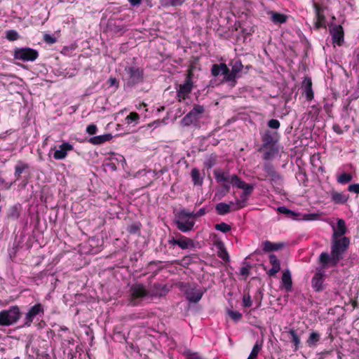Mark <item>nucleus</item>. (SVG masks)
Instances as JSON below:
<instances>
[{"label":"nucleus","mask_w":359,"mask_h":359,"mask_svg":"<svg viewBox=\"0 0 359 359\" xmlns=\"http://www.w3.org/2000/svg\"><path fill=\"white\" fill-rule=\"evenodd\" d=\"M350 239L348 237H332L331 252H322L319 256V262L323 266H335L343 259V255L348 250Z\"/></svg>","instance_id":"nucleus-1"},{"label":"nucleus","mask_w":359,"mask_h":359,"mask_svg":"<svg viewBox=\"0 0 359 359\" xmlns=\"http://www.w3.org/2000/svg\"><path fill=\"white\" fill-rule=\"evenodd\" d=\"M43 40L50 44H53L56 42V39L53 36H51L48 34H45L43 35Z\"/></svg>","instance_id":"nucleus-47"},{"label":"nucleus","mask_w":359,"mask_h":359,"mask_svg":"<svg viewBox=\"0 0 359 359\" xmlns=\"http://www.w3.org/2000/svg\"><path fill=\"white\" fill-rule=\"evenodd\" d=\"M283 246V243H273L269 241L264 243L263 250L266 252L278 250Z\"/></svg>","instance_id":"nucleus-30"},{"label":"nucleus","mask_w":359,"mask_h":359,"mask_svg":"<svg viewBox=\"0 0 359 359\" xmlns=\"http://www.w3.org/2000/svg\"><path fill=\"white\" fill-rule=\"evenodd\" d=\"M229 72V67L225 63L215 64L212 66L211 74L216 77L222 74L226 77Z\"/></svg>","instance_id":"nucleus-19"},{"label":"nucleus","mask_w":359,"mask_h":359,"mask_svg":"<svg viewBox=\"0 0 359 359\" xmlns=\"http://www.w3.org/2000/svg\"><path fill=\"white\" fill-rule=\"evenodd\" d=\"M231 180L232 184L235 185L238 189L243 190V194L241 195V199L236 200V203H234L236 206L232 208L233 210H238L246 205V201H248L249 196L253 191L255 187L253 184L246 183L237 175H233Z\"/></svg>","instance_id":"nucleus-2"},{"label":"nucleus","mask_w":359,"mask_h":359,"mask_svg":"<svg viewBox=\"0 0 359 359\" xmlns=\"http://www.w3.org/2000/svg\"><path fill=\"white\" fill-rule=\"evenodd\" d=\"M205 112V108L203 105L195 104L193 109L186 114L181 120V123L184 126H189L198 122Z\"/></svg>","instance_id":"nucleus-5"},{"label":"nucleus","mask_w":359,"mask_h":359,"mask_svg":"<svg viewBox=\"0 0 359 359\" xmlns=\"http://www.w3.org/2000/svg\"><path fill=\"white\" fill-rule=\"evenodd\" d=\"M73 149V146L69 142H63L57 149H55L53 158L55 160L65 159L67 157L68 152L72 151Z\"/></svg>","instance_id":"nucleus-14"},{"label":"nucleus","mask_w":359,"mask_h":359,"mask_svg":"<svg viewBox=\"0 0 359 359\" xmlns=\"http://www.w3.org/2000/svg\"><path fill=\"white\" fill-rule=\"evenodd\" d=\"M44 314V307L40 304H36L32 306L25 315V324L27 326H30L34 320V318L37 316H42Z\"/></svg>","instance_id":"nucleus-11"},{"label":"nucleus","mask_w":359,"mask_h":359,"mask_svg":"<svg viewBox=\"0 0 359 359\" xmlns=\"http://www.w3.org/2000/svg\"><path fill=\"white\" fill-rule=\"evenodd\" d=\"M29 168V165L21 161H18L15 167V175L19 177L20 175Z\"/></svg>","instance_id":"nucleus-31"},{"label":"nucleus","mask_w":359,"mask_h":359,"mask_svg":"<svg viewBox=\"0 0 359 359\" xmlns=\"http://www.w3.org/2000/svg\"><path fill=\"white\" fill-rule=\"evenodd\" d=\"M268 13L271 17V20L274 23H284L286 22L287 18V15L275 11H269Z\"/></svg>","instance_id":"nucleus-27"},{"label":"nucleus","mask_w":359,"mask_h":359,"mask_svg":"<svg viewBox=\"0 0 359 359\" xmlns=\"http://www.w3.org/2000/svg\"><path fill=\"white\" fill-rule=\"evenodd\" d=\"M164 5L166 6H181L184 0H163Z\"/></svg>","instance_id":"nucleus-41"},{"label":"nucleus","mask_w":359,"mask_h":359,"mask_svg":"<svg viewBox=\"0 0 359 359\" xmlns=\"http://www.w3.org/2000/svg\"><path fill=\"white\" fill-rule=\"evenodd\" d=\"M304 88V93L308 100H311L313 98V92L312 90V82L310 78H305L303 82Z\"/></svg>","instance_id":"nucleus-25"},{"label":"nucleus","mask_w":359,"mask_h":359,"mask_svg":"<svg viewBox=\"0 0 359 359\" xmlns=\"http://www.w3.org/2000/svg\"><path fill=\"white\" fill-rule=\"evenodd\" d=\"M262 140L264 142V147L272 144L273 142V137L269 133V132L266 133L265 135L262 137Z\"/></svg>","instance_id":"nucleus-42"},{"label":"nucleus","mask_w":359,"mask_h":359,"mask_svg":"<svg viewBox=\"0 0 359 359\" xmlns=\"http://www.w3.org/2000/svg\"><path fill=\"white\" fill-rule=\"evenodd\" d=\"M154 288L156 290L154 294L156 296H165L168 292L165 285H155Z\"/></svg>","instance_id":"nucleus-35"},{"label":"nucleus","mask_w":359,"mask_h":359,"mask_svg":"<svg viewBox=\"0 0 359 359\" xmlns=\"http://www.w3.org/2000/svg\"><path fill=\"white\" fill-rule=\"evenodd\" d=\"M269 262L272 267L269 270L267 274L269 276H274L280 270V261L275 255L271 254L269 255Z\"/></svg>","instance_id":"nucleus-21"},{"label":"nucleus","mask_w":359,"mask_h":359,"mask_svg":"<svg viewBox=\"0 0 359 359\" xmlns=\"http://www.w3.org/2000/svg\"><path fill=\"white\" fill-rule=\"evenodd\" d=\"M126 119L127 123L130 124L133 121H137L139 119V115L135 112H131L128 116H127Z\"/></svg>","instance_id":"nucleus-45"},{"label":"nucleus","mask_w":359,"mask_h":359,"mask_svg":"<svg viewBox=\"0 0 359 359\" xmlns=\"http://www.w3.org/2000/svg\"><path fill=\"white\" fill-rule=\"evenodd\" d=\"M277 210L278 212L281 214L285 215L289 218L292 219H297V217L300 216L301 215L299 213H297L288 208H287L285 206H280L278 207ZM320 215L316 213H311V214H304L302 215L301 218H298V219H303V220H316L319 219Z\"/></svg>","instance_id":"nucleus-9"},{"label":"nucleus","mask_w":359,"mask_h":359,"mask_svg":"<svg viewBox=\"0 0 359 359\" xmlns=\"http://www.w3.org/2000/svg\"><path fill=\"white\" fill-rule=\"evenodd\" d=\"M20 317V309L17 306L0 312V325L8 326L16 323Z\"/></svg>","instance_id":"nucleus-4"},{"label":"nucleus","mask_w":359,"mask_h":359,"mask_svg":"<svg viewBox=\"0 0 359 359\" xmlns=\"http://www.w3.org/2000/svg\"><path fill=\"white\" fill-rule=\"evenodd\" d=\"M178 246L183 250H186L194 248V245L191 239L184 236H181L179 239Z\"/></svg>","instance_id":"nucleus-29"},{"label":"nucleus","mask_w":359,"mask_h":359,"mask_svg":"<svg viewBox=\"0 0 359 359\" xmlns=\"http://www.w3.org/2000/svg\"><path fill=\"white\" fill-rule=\"evenodd\" d=\"M331 201L335 204H344L348 200V195L332 190L330 193Z\"/></svg>","instance_id":"nucleus-18"},{"label":"nucleus","mask_w":359,"mask_h":359,"mask_svg":"<svg viewBox=\"0 0 359 359\" xmlns=\"http://www.w3.org/2000/svg\"><path fill=\"white\" fill-rule=\"evenodd\" d=\"M224 187H225V189H226V191H229V185H228V184H225V185H224Z\"/></svg>","instance_id":"nucleus-60"},{"label":"nucleus","mask_w":359,"mask_h":359,"mask_svg":"<svg viewBox=\"0 0 359 359\" xmlns=\"http://www.w3.org/2000/svg\"><path fill=\"white\" fill-rule=\"evenodd\" d=\"M271 151L265 152L264 154V159L268 160L271 158Z\"/></svg>","instance_id":"nucleus-58"},{"label":"nucleus","mask_w":359,"mask_h":359,"mask_svg":"<svg viewBox=\"0 0 359 359\" xmlns=\"http://www.w3.org/2000/svg\"><path fill=\"white\" fill-rule=\"evenodd\" d=\"M288 332L292 337V341L293 342L294 346V351L298 350L299 348L301 341H300V338L298 336L296 330L294 329H291L289 330Z\"/></svg>","instance_id":"nucleus-32"},{"label":"nucleus","mask_w":359,"mask_h":359,"mask_svg":"<svg viewBox=\"0 0 359 359\" xmlns=\"http://www.w3.org/2000/svg\"><path fill=\"white\" fill-rule=\"evenodd\" d=\"M4 180L0 177V184H3Z\"/></svg>","instance_id":"nucleus-61"},{"label":"nucleus","mask_w":359,"mask_h":359,"mask_svg":"<svg viewBox=\"0 0 359 359\" xmlns=\"http://www.w3.org/2000/svg\"><path fill=\"white\" fill-rule=\"evenodd\" d=\"M183 355L186 356L187 359H203L198 353L192 352L189 349L185 350Z\"/></svg>","instance_id":"nucleus-39"},{"label":"nucleus","mask_w":359,"mask_h":359,"mask_svg":"<svg viewBox=\"0 0 359 359\" xmlns=\"http://www.w3.org/2000/svg\"><path fill=\"white\" fill-rule=\"evenodd\" d=\"M6 37L8 41H13L19 39V34L15 30L10 29L6 32Z\"/></svg>","instance_id":"nucleus-38"},{"label":"nucleus","mask_w":359,"mask_h":359,"mask_svg":"<svg viewBox=\"0 0 359 359\" xmlns=\"http://www.w3.org/2000/svg\"><path fill=\"white\" fill-rule=\"evenodd\" d=\"M264 169L266 172L267 176L270 177L271 182H277L281 180L280 175L276 171L271 165H265Z\"/></svg>","instance_id":"nucleus-24"},{"label":"nucleus","mask_w":359,"mask_h":359,"mask_svg":"<svg viewBox=\"0 0 359 359\" xmlns=\"http://www.w3.org/2000/svg\"><path fill=\"white\" fill-rule=\"evenodd\" d=\"M111 138L112 135L111 134H104L91 137L90 139V142L93 144H100L103 142L109 141Z\"/></svg>","instance_id":"nucleus-28"},{"label":"nucleus","mask_w":359,"mask_h":359,"mask_svg":"<svg viewBox=\"0 0 359 359\" xmlns=\"http://www.w3.org/2000/svg\"><path fill=\"white\" fill-rule=\"evenodd\" d=\"M86 132L90 135H94L97 132V126L94 124H90L86 128Z\"/></svg>","instance_id":"nucleus-52"},{"label":"nucleus","mask_w":359,"mask_h":359,"mask_svg":"<svg viewBox=\"0 0 359 359\" xmlns=\"http://www.w3.org/2000/svg\"><path fill=\"white\" fill-rule=\"evenodd\" d=\"M194 88V82L184 80V81L178 85L177 88V97L179 102L186 100Z\"/></svg>","instance_id":"nucleus-12"},{"label":"nucleus","mask_w":359,"mask_h":359,"mask_svg":"<svg viewBox=\"0 0 359 359\" xmlns=\"http://www.w3.org/2000/svg\"><path fill=\"white\" fill-rule=\"evenodd\" d=\"M214 175H215V180L219 183L228 182L229 183L231 184V179L234 175H226L222 170L216 169L214 170Z\"/></svg>","instance_id":"nucleus-26"},{"label":"nucleus","mask_w":359,"mask_h":359,"mask_svg":"<svg viewBox=\"0 0 359 359\" xmlns=\"http://www.w3.org/2000/svg\"><path fill=\"white\" fill-rule=\"evenodd\" d=\"M109 83L111 86H115L117 84V80L115 78H110Z\"/></svg>","instance_id":"nucleus-59"},{"label":"nucleus","mask_w":359,"mask_h":359,"mask_svg":"<svg viewBox=\"0 0 359 359\" xmlns=\"http://www.w3.org/2000/svg\"><path fill=\"white\" fill-rule=\"evenodd\" d=\"M249 273V269L248 267H243L241 269V274L248 276Z\"/></svg>","instance_id":"nucleus-56"},{"label":"nucleus","mask_w":359,"mask_h":359,"mask_svg":"<svg viewBox=\"0 0 359 359\" xmlns=\"http://www.w3.org/2000/svg\"><path fill=\"white\" fill-rule=\"evenodd\" d=\"M194 69V67L192 66L187 70V76H186V79H185L186 81L194 82V72H193Z\"/></svg>","instance_id":"nucleus-46"},{"label":"nucleus","mask_w":359,"mask_h":359,"mask_svg":"<svg viewBox=\"0 0 359 359\" xmlns=\"http://www.w3.org/2000/svg\"><path fill=\"white\" fill-rule=\"evenodd\" d=\"M320 340V334L316 332H313L310 334L308 339H307V344L309 346H314L317 344L318 341Z\"/></svg>","instance_id":"nucleus-34"},{"label":"nucleus","mask_w":359,"mask_h":359,"mask_svg":"<svg viewBox=\"0 0 359 359\" xmlns=\"http://www.w3.org/2000/svg\"><path fill=\"white\" fill-rule=\"evenodd\" d=\"M181 290L184 292L187 300L192 303L198 302L201 299L204 293L203 290L197 289L196 287L187 285H182L181 286Z\"/></svg>","instance_id":"nucleus-8"},{"label":"nucleus","mask_w":359,"mask_h":359,"mask_svg":"<svg viewBox=\"0 0 359 359\" xmlns=\"http://www.w3.org/2000/svg\"><path fill=\"white\" fill-rule=\"evenodd\" d=\"M236 205L233 202H231L229 204L219 203L216 205L215 209L219 215H224L230 212L231 207L233 208Z\"/></svg>","instance_id":"nucleus-23"},{"label":"nucleus","mask_w":359,"mask_h":359,"mask_svg":"<svg viewBox=\"0 0 359 359\" xmlns=\"http://www.w3.org/2000/svg\"><path fill=\"white\" fill-rule=\"evenodd\" d=\"M176 224L179 230L182 232H187L193 229L195 222L191 212L182 209L176 215Z\"/></svg>","instance_id":"nucleus-3"},{"label":"nucleus","mask_w":359,"mask_h":359,"mask_svg":"<svg viewBox=\"0 0 359 359\" xmlns=\"http://www.w3.org/2000/svg\"><path fill=\"white\" fill-rule=\"evenodd\" d=\"M217 161V158L215 156H210L205 161V166L208 168H211L213 167Z\"/></svg>","instance_id":"nucleus-44"},{"label":"nucleus","mask_w":359,"mask_h":359,"mask_svg":"<svg viewBox=\"0 0 359 359\" xmlns=\"http://www.w3.org/2000/svg\"><path fill=\"white\" fill-rule=\"evenodd\" d=\"M142 0H129V2L132 6H137L140 4Z\"/></svg>","instance_id":"nucleus-55"},{"label":"nucleus","mask_w":359,"mask_h":359,"mask_svg":"<svg viewBox=\"0 0 359 359\" xmlns=\"http://www.w3.org/2000/svg\"><path fill=\"white\" fill-rule=\"evenodd\" d=\"M243 65L241 60L236 61L232 65L231 69H229V72L226 77L223 78V82L228 83L230 86H235L237 81L236 79L239 76V73L242 72Z\"/></svg>","instance_id":"nucleus-6"},{"label":"nucleus","mask_w":359,"mask_h":359,"mask_svg":"<svg viewBox=\"0 0 359 359\" xmlns=\"http://www.w3.org/2000/svg\"><path fill=\"white\" fill-rule=\"evenodd\" d=\"M243 304L245 307H250L252 306V301L249 294L243 297Z\"/></svg>","instance_id":"nucleus-48"},{"label":"nucleus","mask_w":359,"mask_h":359,"mask_svg":"<svg viewBox=\"0 0 359 359\" xmlns=\"http://www.w3.org/2000/svg\"><path fill=\"white\" fill-rule=\"evenodd\" d=\"M137 231H139V226L137 225H131L129 227L130 233H134L137 232Z\"/></svg>","instance_id":"nucleus-54"},{"label":"nucleus","mask_w":359,"mask_h":359,"mask_svg":"<svg viewBox=\"0 0 359 359\" xmlns=\"http://www.w3.org/2000/svg\"><path fill=\"white\" fill-rule=\"evenodd\" d=\"M262 348V344H259L257 342L254 345L252 350L251 351L248 358L247 359H255L259 352Z\"/></svg>","instance_id":"nucleus-37"},{"label":"nucleus","mask_w":359,"mask_h":359,"mask_svg":"<svg viewBox=\"0 0 359 359\" xmlns=\"http://www.w3.org/2000/svg\"><path fill=\"white\" fill-rule=\"evenodd\" d=\"M348 191L352 193L359 194V184H353L348 186Z\"/></svg>","instance_id":"nucleus-50"},{"label":"nucleus","mask_w":359,"mask_h":359,"mask_svg":"<svg viewBox=\"0 0 359 359\" xmlns=\"http://www.w3.org/2000/svg\"><path fill=\"white\" fill-rule=\"evenodd\" d=\"M126 70L129 75L130 82L132 84L139 83L142 81L143 76L142 69L137 67H130L126 69Z\"/></svg>","instance_id":"nucleus-17"},{"label":"nucleus","mask_w":359,"mask_h":359,"mask_svg":"<svg viewBox=\"0 0 359 359\" xmlns=\"http://www.w3.org/2000/svg\"><path fill=\"white\" fill-rule=\"evenodd\" d=\"M352 178H353V177L350 173L344 172L338 176L337 182L339 184H344L351 182L352 180Z\"/></svg>","instance_id":"nucleus-36"},{"label":"nucleus","mask_w":359,"mask_h":359,"mask_svg":"<svg viewBox=\"0 0 359 359\" xmlns=\"http://www.w3.org/2000/svg\"><path fill=\"white\" fill-rule=\"evenodd\" d=\"M281 283L286 292H290L292 290V280L291 273L289 269H285L282 275Z\"/></svg>","instance_id":"nucleus-20"},{"label":"nucleus","mask_w":359,"mask_h":359,"mask_svg":"<svg viewBox=\"0 0 359 359\" xmlns=\"http://www.w3.org/2000/svg\"><path fill=\"white\" fill-rule=\"evenodd\" d=\"M191 175L194 185H202L203 179L201 178L199 170L197 168L192 169Z\"/></svg>","instance_id":"nucleus-33"},{"label":"nucleus","mask_w":359,"mask_h":359,"mask_svg":"<svg viewBox=\"0 0 359 359\" xmlns=\"http://www.w3.org/2000/svg\"><path fill=\"white\" fill-rule=\"evenodd\" d=\"M219 256L224 260H227L229 259V255L225 250H222Z\"/></svg>","instance_id":"nucleus-53"},{"label":"nucleus","mask_w":359,"mask_h":359,"mask_svg":"<svg viewBox=\"0 0 359 359\" xmlns=\"http://www.w3.org/2000/svg\"><path fill=\"white\" fill-rule=\"evenodd\" d=\"M206 209L205 208H201L197 212H191L192 217H200L205 215Z\"/></svg>","instance_id":"nucleus-51"},{"label":"nucleus","mask_w":359,"mask_h":359,"mask_svg":"<svg viewBox=\"0 0 359 359\" xmlns=\"http://www.w3.org/2000/svg\"><path fill=\"white\" fill-rule=\"evenodd\" d=\"M229 316L234 320L238 321L242 318V314L238 311H228Z\"/></svg>","instance_id":"nucleus-43"},{"label":"nucleus","mask_w":359,"mask_h":359,"mask_svg":"<svg viewBox=\"0 0 359 359\" xmlns=\"http://www.w3.org/2000/svg\"><path fill=\"white\" fill-rule=\"evenodd\" d=\"M333 233L332 237H346L345 234L347 232V227L346 222L342 219H337V225H331Z\"/></svg>","instance_id":"nucleus-16"},{"label":"nucleus","mask_w":359,"mask_h":359,"mask_svg":"<svg viewBox=\"0 0 359 359\" xmlns=\"http://www.w3.org/2000/svg\"><path fill=\"white\" fill-rule=\"evenodd\" d=\"M323 274L321 273H316L311 280L313 288L316 292H320L323 290Z\"/></svg>","instance_id":"nucleus-22"},{"label":"nucleus","mask_w":359,"mask_h":359,"mask_svg":"<svg viewBox=\"0 0 359 359\" xmlns=\"http://www.w3.org/2000/svg\"><path fill=\"white\" fill-rule=\"evenodd\" d=\"M13 56L15 59L22 61H34L38 57V52L30 48H16Z\"/></svg>","instance_id":"nucleus-7"},{"label":"nucleus","mask_w":359,"mask_h":359,"mask_svg":"<svg viewBox=\"0 0 359 359\" xmlns=\"http://www.w3.org/2000/svg\"><path fill=\"white\" fill-rule=\"evenodd\" d=\"M313 1V7L316 11V22L314 26L316 28L319 29L320 27H325V18L324 15V9L320 8L316 2Z\"/></svg>","instance_id":"nucleus-15"},{"label":"nucleus","mask_w":359,"mask_h":359,"mask_svg":"<svg viewBox=\"0 0 359 359\" xmlns=\"http://www.w3.org/2000/svg\"><path fill=\"white\" fill-rule=\"evenodd\" d=\"M215 229L223 233H226L231 230V226L226 223L222 222L215 225Z\"/></svg>","instance_id":"nucleus-40"},{"label":"nucleus","mask_w":359,"mask_h":359,"mask_svg":"<svg viewBox=\"0 0 359 359\" xmlns=\"http://www.w3.org/2000/svg\"><path fill=\"white\" fill-rule=\"evenodd\" d=\"M148 294L145 287L142 284H135L130 289V302L133 305H136V300L142 299Z\"/></svg>","instance_id":"nucleus-10"},{"label":"nucleus","mask_w":359,"mask_h":359,"mask_svg":"<svg viewBox=\"0 0 359 359\" xmlns=\"http://www.w3.org/2000/svg\"><path fill=\"white\" fill-rule=\"evenodd\" d=\"M332 40L334 44L341 46L344 42V30L341 25H334L330 29Z\"/></svg>","instance_id":"nucleus-13"},{"label":"nucleus","mask_w":359,"mask_h":359,"mask_svg":"<svg viewBox=\"0 0 359 359\" xmlns=\"http://www.w3.org/2000/svg\"><path fill=\"white\" fill-rule=\"evenodd\" d=\"M169 243L171 244V245H178V243H179V239H175V238H172L171 240H169Z\"/></svg>","instance_id":"nucleus-57"},{"label":"nucleus","mask_w":359,"mask_h":359,"mask_svg":"<svg viewBox=\"0 0 359 359\" xmlns=\"http://www.w3.org/2000/svg\"><path fill=\"white\" fill-rule=\"evenodd\" d=\"M280 122L277 119H271L268 122L269 127L273 129H278L280 127Z\"/></svg>","instance_id":"nucleus-49"}]
</instances>
